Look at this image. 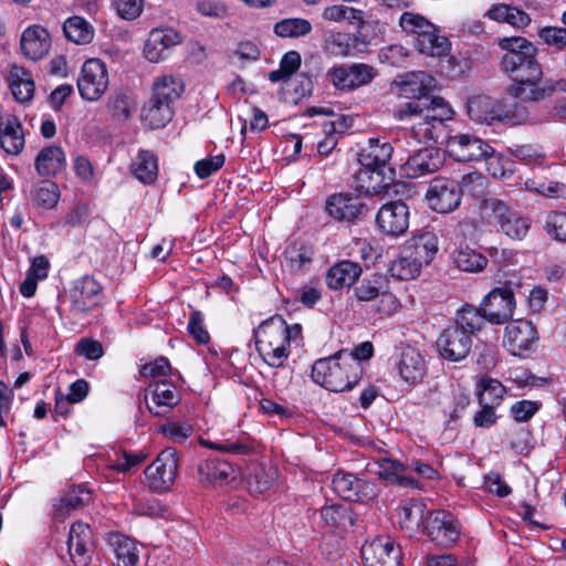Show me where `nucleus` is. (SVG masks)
Returning <instances> with one entry per match:
<instances>
[{
	"label": "nucleus",
	"mask_w": 566,
	"mask_h": 566,
	"mask_svg": "<svg viewBox=\"0 0 566 566\" xmlns=\"http://www.w3.org/2000/svg\"><path fill=\"white\" fill-rule=\"evenodd\" d=\"M499 114L501 117L497 122H506L511 125H521L528 120L527 107L516 101L510 104L501 102Z\"/></svg>",
	"instance_id": "4d7b16f0"
},
{
	"label": "nucleus",
	"mask_w": 566,
	"mask_h": 566,
	"mask_svg": "<svg viewBox=\"0 0 566 566\" xmlns=\"http://www.w3.org/2000/svg\"><path fill=\"white\" fill-rule=\"evenodd\" d=\"M102 285L90 275H85L74 283L71 291L72 307L76 312H88L94 308L101 298Z\"/></svg>",
	"instance_id": "b1692460"
},
{
	"label": "nucleus",
	"mask_w": 566,
	"mask_h": 566,
	"mask_svg": "<svg viewBox=\"0 0 566 566\" xmlns=\"http://www.w3.org/2000/svg\"><path fill=\"white\" fill-rule=\"evenodd\" d=\"M107 107L115 119L125 122L130 117L132 101L129 96L122 92H115L108 99Z\"/></svg>",
	"instance_id": "bf43d9fd"
},
{
	"label": "nucleus",
	"mask_w": 566,
	"mask_h": 566,
	"mask_svg": "<svg viewBox=\"0 0 566 566\" xmlns=\"http://www.w3.org/2000/svg\"><path fill=\"white\" fill-rule=\"evenodd\" d=\"M109 84L106 64L99 59L84 62L77 78V90L81 97L88 102L98 101Z\"/></svg>",
	"instance_id": "9b49d317"
},
{
	"label": "nucleus",
	"mask_w": 566,
	"mask_h": 566,
	"mask_svg": "<svg viewBox=\"0 0 566 566\" xmlns=\"http://www.w3.org/2000/svg\"><path fill=\"white\" fill-rule=\"evenodd\" d=\"M325 209L335 220L348 222L364 219L369 211L367 205L359 197L352 193H334L329 196L326 200Z\"/></svg>",
	"instance_id": "aec40b11"
},
{
	"label": "nucleus",
	"mask_w": 566,
	"mask_h": 566,
	"mask_svg": "<svg viewBox=\"0 0 566 566\" xmlns=\"http://www.w3.org/2000/svg\"><path fill=\"white\" fill-rule=\"evenodd\" d=\"M184 88V83L179 77L163 75L154 83L151 96L172 106V104L180 98Z\"/></svg>",
	"instance_id": "4c0bfd02"
},
{
	"label": "nucleus",
	"mask_w": 566,
	"mask_h": 566,
	"mask_svg": "<svg viewBox=\"0 0 566 566\" xmlns=\"http://www.w3.org/2000/svg\"><path fill=\"white\" fill-rule=\"evenodd\" d=\"M453 262L457 268L464 272H480L486 264L488 259L480 252L470 247L460 248L453 254Z\"/></svg>",
	"instance_id": "de8ad7c7"
},
{
	"label": "nucleus",
	"mask_w": 566,
	"mask_h": 566,
	"mask_svg": "<svg viewBox=\"0 0 566 566\" xmlns=\"http://www.w3.org/2000/svg\"><path fill=\"white\" fill-rule=\"evenodd\" d=\"M34 165L40 176H54L64 169L66 165L65 154L59 146L44 147L36 155Z\"/></svg>",
	"instance_id": "72a5a7b5"
},
{
	"label": "nucleus",
	"mask_w": 566,
	"mask_h": 566,
	"mask_svg": "<svg viewBox=\"0 0 566 566\" xmlns=\"http://www.w3.org/2000/svg\"><path fill=\"white\" fill-rule=\"evenodd\" d=\"M501 102L493 99L486 95H475L467 102V113L469 117L478 123H492L499 120Z\"/></svg>",
	"instance_id": "c756f323"
},
{
	"label": "nucleus",
	"mask_w": 566,
	"mask_h": 566,
	"mask_svg": "<svg viewBox=\"0 0 566 566\" xmlns=\"http://www.w3.org/2000/svg\"><path fill=\"white\" fill-rule=\"evenodd\" d=\"M486 15L492 20L505 22L517 28H524L531 23V18L526 12L504 3L493 6Z\"/></svg>",
	"instance_id": "37998d69"
},
{
	"label": "nucleus",
	"mask_w": 566,
	"mask_h": 566,
	"mask_svg": "<svg viewBox=\"0 0 566 566\" xmlns=\"http://www.w3.org/2000/svg\"><path fill=\"white\" fill-rule=\"evenodd\" d=\"M23 54L32 61L42 59L51 48V36L41 25L27 28L20 41Z\"/></svg>",
	"instance_id": "bb28decb"
},
{
	"label": "nucleus",
	"mask_w": 566,
	"mask_h": 566,
	"mask_svg": "<svg viewBox=\"0 0 566 566\" xmlns=\"http://www.w3.org/2000/svg\"><path fill=\"white\" fill-rule=\"evenodd\" d=\"M0 147L9 155H19L24 147L23 127L14 115L0 122Z\"/></svg>",
	"instance_id": "7c9ffc66"
},
{
	"label": "nucleus",
	"mask_w": 566,
	"mask_h": 566,
	"mask_svg": "<svg viewBox=\"0 0 566 566\" xmlns=\"http://www.w3.org/2000/svg\"><path fill=\"white\" fill-rule=\"evenodd\" d=\"M446 161L444 151L438 147H423L410 155L402 166L408 178H419L438 171Z\"/></svg>",
	"instance_id": "412c9836"
},
{
	"label": "nucleus",
	"mask_w": 566,
	"mask_h": 566,
	"mask_svg": "<svg viewBox=\"0 0 566 566\" xmlns=\"http://www.w3.org/2000/svg\"><path fill=\"white\" fill-rule=\"evenodd\" d=\"M447 149L450 156L460 163L486 160L495 155L492 146L470 134L450 136L447 140Z\"/></svg>",
	"instance_id": "4468645a"
},
{
	"label": "nucleus",
	"mask_w": 566,
	"mask_h": 566,
	"mask_svg": "<svg viewBox=\"0 0 566 566\" xmlns=\"http://www.w3.org/2000/svg\"><path fill=\"white\" fill-rule=\"evenodd\" d=\"M327 75L337 90L350 92L369 84L377 70L365 63L342 64L328 71Z\"/></svg>",
	"instance_id": "2eb2a0df"
},
{
	"label": "nucleus",
	"mask_w": 566,
	"mask_h": 566,
	"mask_svg": "<svg viewBox=\"0 0 566 566\" xmlns=\"http://www.w3.org/2000/svg\"><path fill=\"white\" fill-rule=\"evenodd\" d=\"M193 429L188 422L168 421L159 427V432L177 442L188 439Z\"/></svg>",
	"instance_id": "680f3d73"
},
{
	"label": "nucleus",
	"mask_w": 566,
	"mask_h": 566,
	"mask_svg": "<svg viewBox=\"0 0 566 566\" xmlns=\"http://www.w3.org/2000/svg\"><path fill=\"white\" fill-rule=\"evenodd\" d=\"M63 32L67 40L76 44H88L94 38V28L84 18L73 15L63 23Z\"/></svg>",
	"instance_id": "a19ab883"
},
{
	"label": "nucleus",
	"mask_w": 566,
	"mask_h": 566,
	"mask_svg": "<svg viewBox=\"0 0 566 566\" xmlns=\"http://www.w3.org/2000/svg\"><path fill=\"white\" fill-rule=\"evenodd\" d=\"M354 179L355 184L353 186L356 190L368 196L378 195L394 182L395 170L360 165V168L354 175Z\"/></svg>",
	"instance_id": "5701e85b"
},
{
	"label": "nucleus",
	"mask_w": 566,
	"mask_h": 566,
	"mask_svg": "<svg viewBox=\"0 0 566 566\" xmlns=\"http://www.w3.org/2000/svg\"><path fill=\"white\" fill-rule=\"evenodd\" d=\"M34 200L43 208L52 209L59 200V191L55 182L42 180L35 190Z\"/></svg>",
	"instance_id": "052dcab7"
},
{
	"label": "nucleus",
	"mask_w": 566,
	"mask_h": 566,
	"mask_svg": "<svg viewBox=\"0 0 566 566\" xmlns=\"http://www.w3.org/2000/svg\"><path fill=\"white\" fill-rule=\"evenodd\" d=\"M313 254L314 251L312 247L296 242L291 244L285 251V256L290 268L295 272L303 271L308 264H311Z\"/></svg>",
	"instance_id": "864d4df0"
},
{
	"label": "nucleus",
	"mask_w": 566,
	"mask_h": 566,
	"mask_svg": "<svg viewBox=\"0 0 566 566\" xmlns=\"http://www.w3.org/2000/svg\"><path fill=\"white\" fill-rule=\"evenodd\" d=\"M321 516L328 526L343 531L352 528L357 518V515L353 512L350 506L343 504H333L323 507Z\"/></svg>",
	"instance_id": "58836bf2"
},
{
	"label": "nucleus",
	"mask_w": 566,
	"mask_h": 566,
	"mask_svg": "<svg viewBox=\"0 0 566 566\" xmlns=\"http://www.w3.org/2000/svg\"><path fill=\"white\" fill-rule=\"evenodd\" d=\"M311 31V22L302 18L283 19L274 24V33L281 38H301Z\"/></svg>",
	"instance_id": "8fccbe9b"
},
{
	"label": "nucleus",
	"mask_w": 566,
	"mask_h": 566,
	"mask_svg": "<svg viewBox=\"0 0 566 566\" xmlns=\"http://www.w3.org/2000/svg\"><path fill=\"white\" fill-rule=\"evenodd\" d=\"M482 329V318L475 306L467 304L455 313L453 323L437 339L440 356L449 361H461L471 353L473 336Z\"/></svg>",
	"instance_id": "f03ea898"
},
{
	"label": "nucleus",
	"mask_w": 566,
	"mask_h": 566,
	"mask_svg": "<svg viewBox=\"0 0 566 566\" xmlns=\"http://www.w3.org/2000/svg\"><path fill=\"white\" fill-rule=\"evenodd\" d=\"M375 465L377 467L376 473L387 484H397L399 486L411 489L419 488L417 480L403 474L407 467L400 461L389 458H380L375 461Z\"/></svg>",
	"instance_id": "cd10ccee"
},
{
	"label": "nucleus",
	"mask_w": 566,
	"mask_h": 566,
	"mask_svg": "<svg viewBox=\"0 0 566 566\" xmlns=\"http://www.w3.org/2000/svg\"><path fill=\"white\" fill-rule=\"evenodd\" d=\"M153 401L155 407L147 406L148 410L155 416H164L180 402V396L176 387L170 382L163 380L153 385Z\"/></svg>",
	"instance_id": "473e14b6"
},
{
	"label": "nucleus",
	"mask_w": 566,
	"mask_h": 566,
	"mask_svg": "<svg viewBox=\"0 0 566 566\" xmlns=\"http://www.w3.org/2000/svg\"><path fill=\"white\" fill-rule=\"evenodd\" d=\"M544 230L553 240L566 243V212L548 211L545 217Z\"/></svg>",
	"instance_id": "5fc2aeb1"
},
{
	"label": "nucleus",
	"mask_w": 566,
	"mask_h": 566,
	"mask_svg": "<svg viewBox=\"0 0 566 566\" xmlns=\"http://www.w3.org/2000/svg\"><path fill=\"white\" fill-rule=\"evenodd\" d=\"M361 557L365 566H399L400 547L388 538L377 537L361 547Z\"/></svg>",
	"instance_id": "4be33fe9"
},
{
	"label": "nucleus",
	"mask_w": 566,
	"mask_h": 566,
	"mask_svg": "<svg viewBox=\"0 0 566 566\" xmlns=\"http://www.w3.org/2000/svg\"><path fill=\"white\" fill-rule=\"evenodd\" d=\"M398 371L408 384L415 385L422 380L426 374V364L418 349L411 346L402 349Z\"/></svg>",
	"instance_id": "c85d7f7f"
},
{
	"label": "nucleus",
	"mask_w": 566,
	"mask_h": 566,
	"mask_svg": "<svg viewBox=\"0 0 566 566\" xmlns=\"http://www.w3.org/2000/svg\"><path fill=\"white\" fill-rule=\"evenodd\" d=\"M486 184V178L481 174H470L463 177V185L469 193L479 199L478 210L481 220L499 229L513 207L493 195L484 193Z\"/></svg>",
	"instance_id": "423d86ee"
},
{
	"label": "nucleus",
	"mask_w": 566,
	"mask_h": 566,
	"mask_svg": "<svg viewBox=\"0 0 566 566\" xmlns=\"http://www.w3.org/2000/svg\"><path fill=\"white\" fill-rule=\"evenodd\" d=\"M410 211L402 200L390 201L380 207L376 216L379 230L390 237H399L409 228Z\"/></svg>",
	"instance_id": "a211bd4d"
},
{
	"label": "nucleus",
	"mask_w": 566,
	"mask_h": 566,
	"mask_svg": "<svg viewBox=\"0 0 566 566\" xmlns=\"http://www.w3.org/2000/svg\"><path fill=\"white\" fill-rule=\"evenodd\" d=\"M426 505L421 501H410L399 510V524L402 528L423 525Z\"/></svg>",
	"instance_id": "603ef678"
},
{
	"label": "nucleus",
	"mask_w": 566,
	"mask_h": 566,
	"mask_svg": "<svg viewBox=\"0 0 566 566\" xmlns=\"http://www.w3.org/2000/svg\"><path fill=\"white\" fill-rule=\"evenodd\" d=\"M322 49L327 55L345 57L353 54L355 44L348 33L329 32L323 38Z\"/></svg>",
	"instance_id": "79ce46f5"
},
{
	"label": "nucleus",
	"mask_w": 566,
	"mask_h": 566,
	"mask_svg": "<svg viewBox=\"0 0 566 566\" xmlns=\"http://www.w3.org/2000/svg\"><path fill=\"white\" fill-rule=\"evenodd\" d=\"M423 263L410 251L405 248L401 255L392 263V274L400 280H410L420 273Z\"/></svg>",
	"instance_id": "09e8293b"
},
{
	"label": "nucleus",
	"mask_w": 566,
	"mask_h": 566,
	"mask_svg": "<svg viewBox=\"0 0 566 566\" xmlns=\"http://www.w3.org/2000/svg\"><path fill=\"white\" fill-rule=\"evenodd\" d=\"M394 148L389 143H380L378 139L370 140L367 149H364L358 155V161L364 167L384 168L385 170L391 169L388 161L392 156Z\"/></svg>",
	"instance_id": "c9c22d12"
},
{
	"label": "nucleus",
	"mask_w": 566,
	"mask_h": 566,
	"mask_svg": "<svg viewBox=\"0 0 566 566\" xmlns=\"http://www.w3.org/2000/svg\"><path fill=\"white\" fill-rule=\"evenodd\" d=\"M181 42L180 34L174 29H154L144 46V54L150 62H159L168 56V50Z\"/></svg>",
	"instance_id": "393cba45"
},
{
	"label": "nucleus",
	"mask_w": 566,
	"mask_h": 566,
	"mask_svg": "<svg viewBox=\"0 0 566 566\" xmlns=\"http://www.w3.org/2000/svg\"><path fill=\"white\" fill-rule=\"evenodd\" d=\"M88 500L90 492H85L82 488H74L63 495L56 512L60 516L69 515L71 511L80 509Z\"/></svg>",
	"instance_id": "6e6d98bb"
},
{
	"label": "nucleus",
	"mask_w": 566,
	"mask_h": 566,
	"mask_svg": "<svg viewBox=\"0 0 566 566\" xmlns=\"http://www.w3.org/2000/svg\"><path fill=\"white\" fill-rule=\"evenodd\" d=\"M361 375L363 366L350 356L348 349L321 358L312 367L313 380L335 392L350 390L359 382Z\"/></svg>",
	"instance_id": "7ed1b4c3"
},
{
	"label": "nucleus",
	"mask_w": 566,
	"mask_h": 566,
	"mask_svg": "<svg viewBox=\"0 0 566 566\" xmlns=\"http://www.w3.org/2000/svg\"><path fill=\"white\" fill-rule=\"evenodd\" d=\"M74 352L88 360H97L104 355L102 343L93 338H81L76 343Z\"/></svg>",
	"instance_id": "0e129e2a"
},
{
	"label": "nucleus",
	"mask_w": 566,
	"mask_h": 566,
	"mask_svg": "<svg viewBox=\"0 0 566 566\" xmlns=\"http://www.w3.org/2000/svg\"><path fill=\"white\" fill-rule=\"evenodd\" d=\"M538 36L548 45L557 49L566 48V29L557 27H545L538 31Z\"/></svg>",
	"instance_id": "774afa93"
},
{
	"label": "nucleus",
	"mask_w": 566,
	"mask_h": 566,
	"mask_svg": "<svg viewBox=\"0 0 566 566\" xmlns=\"http://www.w3.org/2000/svg\"><path fill=\"white\" fill-rule=\"evenodd\" d=\"M333 490L349 502H368L376 499L379 490L374 482L358 479L352 473L338 472L332 480Z\"/></svg>",
	"instance_id": "f3484780"
},
{
	"label": "nucleus",
	"mask_w": 566,
	"mask_h": 566,
	"mask_svg": "<svg viewBox=\"0 0 566 566\" xmlns=\"http://www.w3.org/2000/svg\"><path fill=\"white\" fill-rule=\"evenodd\" d=\"M135 177L144 184H151L157 179V157L149 150H140L132 164Z\"/></svg>",
	"instance_id": "c03bdc74"
},
{
	"label": "nucleus",
	"mask_w": 566,
	"mask_h": 566,
	"mask_svg": "<svg viewBox=\"0 0 566 566\" xmlns=\"http://www.w3.org/2000/svg\"><path fill=\"white\" fill-rule=\"evenodd\" d=\"M530 229L531 220L513 208L497 231L512 240H523L527 235Z\"/></svg>",
	"instance_id": "49530a36"
},
{
	"label": "nucleus",
	"mask_w": 566,
	"mask_h": 566,
	"mask_svg": "<svg viewBox=\"0 0 566 566\" xmlns=\"http://www.w3.org/2000/svg\"><path fill=\"white\" fill-rule=\"evenodd\" d=\"M234 473L233 465L227 460L211 458L198 465L200 480L209 482H226Z\"/></svg>",
	"instance_id": "ea45409f"
},
{
	"label": "nucleus",
	"mask_w": 566,
	"mask_h": 566,
	"mask_svg": "<svg viewBox=\"0 0 566 566\" xmlns=\"http://www.w3.org/2000/svg\"><path fill=\"white\" fill-rule=\"evenodd\" d=\"M108 543L115 553L116 566H138V548L132 538L120 533H111Z\"/></svg>",
	"instance_id": "f704fd0d"
},
{
	"label": "nucleus",
	"mask_w": 566,
	"mask_h": 566,
	"mask_svg": "<svg viewBox=\"0 0 566 566\" xmlns=\"http://www.w3.org/2000/svg\"><path fill=\"white\" fill-rule=\"evenodd\" d=\"M178 470L177 452L172 448L163 450L156 460L146 468L145 476L155 491H167L172 485Z\"/></svg>",
	"instance_id": "dca6fc26"
},
{
	"label": "nucleus",
	"mask_w": 566,
	"mask_h": 566,
	"mask_svg": "<svg viewBox=\"0 0 566 566\" xmlns=\"http://www.w3.org/2000/svg\"><path fill=\"white\" fill-rule=\"evenodd\" d=\"M388 282L380 274H373L363 279L354 287V296L360 302H374L375 311L382 315H390L398 308L397 297L389 292Z\"/></svg>",
	"instance_id": "0eeeda50"
},
{
	"label": "nucleus",
	"mask_w": 566,
	"mask_h": 566,
	"mask_svg": "<svg viewBox=\"0 0 566 566\" xmlns=\"http://www.w3.org/2000/svg\"><path fill=\"white\" fill-rule=\"evenodd\" d=\"M66 545L71 562L75 566H86L92 559L94 549L93 531L90 525L81 521L73 523Z\"/></svg>",
	"instance_id": "6ab92c4d"
},
{
	"label": "nucleus",
	"mask_w": 566,
	"mask_h": 566,
	"mask_svg": "<svg viewBox=\"0 0 566 566\" xmlns=\"http://www.w3.org/2000/svg\"><path fill=\"white\" fill-rule=\"evenodd\" d=\"M20 73L22 75H27V71L22 67H14L11 72L12 82L10 84L11 92L14 96V98L20 103L29 102L34 93V82L32 78L27 77L23 78L20 76Z\"/></svg>",
	"instance_id": "3c124183"
},
{
	"label": "nucleus",
	"mask_w": 566,
	"mask_h": 566,
	"mask_svg": "<svg viewBox=\"0 0 566 566\" xmlns=\"http://www.w3.org/2000/svg\"><path fill=\"white\" fill-rule=\"evenodd\" d=\"M407 248L420 262L428 265L438 252V238L433 232L427 231L415 237Z\"/></svg>",
	"instance_id": "a18cd8bd"
},
{
	"label": "nucleus",
	"mask_w": 566,
	"mask_h": 566,
	"mask_svg": "<svg viewBox=\"0 0 566 566\" xmlns=\"http://www.w3.org/2000/svg\"><path fill=\"white\" fill-rule=\"evenodd\" d=\"M187 329L192 338L198 344H208L210 340V335L208 331L203 326V317L201 312L192 311L189 317Z\"/></svg>",
	"instance_id": "69168bd1"
},
{
	"label": "nucleus",
	"mask_w": 566,
	"mask_h": 566,
	"mask_svg": "<svg viewBox=\"0 0 566 566\" xmlns=\"http://www.w3.org/2000/svg\"><path fill=\"white\" fill-rule=\"evenodd\" d=\"M274 481V473H270L265 467L258 464L253 468L251 476L248 479L250 493L262 494L269 490Z\"/></svg>",
	"instance_id": "13d9d810"
},
{
	"label": "nucleus",
	"mask_w": 566,
	"mask_h": 566,
	"mask_svg": "<svg viewBox=\"0 0 566 566\" xmlns=\"http://www.w3.org/2000/svg\"><path fill=\"white\" fill-rule=\"evenodd\" d=\"M514 308V293L510 286L503 285L490 291L475 311L482 318L483 327L485 321L496 325L507 322L512 318Z\"/></svg>",
	"instance_id": "6e6552de"
},
{
	"label": "nucleus",
	"mask_w": 566,
	"mask_h": 566,
	"mask_svg": "<svg viewBox=\"0 0 566 566\" xmlns=\"http://www.w3.org/2000/svg\"><path fill=\"white\" fill-rule=\"evenodd\" d=\"M424 109L420 116L421 120L413 125L412 132L416 136L432 139L436 143L441 138L444 122L452 118V109L442 97L432 96L424 105Z\"/></svg>",
	"instance_id": "1a4fd4ad"
},
{
	"label": "nucleus",
	"mask_w": 566,
	"mask_h": 566,
	"mask_svg": "<svg viewBox=\"0 0 566 566\" xmlns=\"http://www.w3.org/2000/svg\"><path fill=\"white\" fill-rule=\"evenodd\" d=\"M399 27L413 36V46L421 54L441 55L450 50L449 39L440 35L436 24L420 13L403 11L399 18Z\"/></svg>",
	"instance_id": "39448f33"
},
{
	"label": "nucleus",
	"mask_w": 566,
	"mask_h": 566,
	"mask_svg": "<svg viewBox=\"0 0 566 566\" xmlns=\"http://www.w3.org/2000/svg\"><path fill=\"white\" fill-rule=\"evenodd\" d=\"M504 51L500 67L514 82L507 93L522 102H541L555 92H566V80L543 78V69L537 61L536 46L525 38L497 39Z\"/></svg>",
	"instance_id": "f257e3e1"
},
{
	"label": "nucleus",
	"mask_w": 566,
	"mask_h": 566,
	"mask_svg": "<svg viewBox=\"0 0 566 566\" xmlns=\"http://www.w3.org/2000/svg\"><path fill=\"white\" fill-rule=\"evenodd\" d=\"M174 116V108L166 102H160L155 97H150L147 105L143 108L142 117L144 122L151 128L165 127Z\"/></svg>",
	"instance_id": "e433bc0d"
},
{
	"label": "nucleus",
	"mask_w": 566,
	"mask_h": 566,
	"mask_svg": "<svg viewBox=\"0 0 566 566\" xmlns=\"http://www.w3.org/2000/svg\"><path fill=\"white\" fill-rule=\"evenodd\" d=\"M538 339V332L532 322L515 319L505 327L503 345L512 355L526 357L535 352Z\"/></svg>",
	"instance_id": "f8f14e48"
},
{
	"label": "nucleus",
	"mask_w": 566,
	"mask_h": 566,
	"mask_svg": "<svg viewBox=\"0 0 566 566\" xmlns=\"http://www.w3.org/2000/svg\"><path fill=\"white\" fill-rule=\"evenodd\" d=\"M463 195L459 181L450 178H434L426 192L429 207L439 213H449L459 208Z\"/></svg>",
	"instance_id": "9d476101"
},
{
	"label": "nucleus",
	"mask_w": 566,
	"mask_h": 566,
	"mask_svg": "<svg viewBox=\"0 0 566 566\" xmlns=\"http://www.w3.org/2000/svg\"><path fill=\"white\" fill-rule=\"evenodd\" d=\"M286 333V322L280 315L262 322L254 331L255 345L258 350L276 347L280 345H289Z\"/></svg>",
	"instance_id": "a878e982"
},
{
	"label": "nucleus",
	"mask_w": 566,
	"mask_h": 566,
	"mask_svg": "<svg viewBox=\"0 0 566 566\" xmlns=\"http://www.w3.org/2000/svg\"><path fill=\"white\" fill-rule=\"evenodd\" d=\"M392 84L399 88L401 96L410 99L395 109V117L399 120L421 114L426 108L424 105L433 96L431 92L437 86L436 78L422 71L400 74Z\"/></svg>",
	"instance_id": "20e7f679"
},
{
	"label": "nucleus",
	"mask_w": 566,
	"mask_h": 566,
	"mask_svg": "<svg viewBox=\"0 0 566 566\" xmlns=\"http://www.w3.org/2000/svg\"><path fill=\"white\" fill-rule=\"evenodd\" d=\"M201 444L213 450L238 455L249 454L252 451L251 446L242 441L226 440L220 442H212L208 440H201Z\"/></svg>",
	"instance_id": "e2e57ef3"
},
{
	"label": "nucleus",
	"mask_w": 566,
	"mask_h": 566,
	"mask_svg": "<svg viewBox=\"0 0 566 566\" xmlns=\"http://www.w3.org/2000/svg\"><path fill=\"white\" fill-rule=\"evenodd\" d=\"M423 533L437 545L449 547L459 539V522L450 512L436 510L426 516Z\"/></svg>",
	"instance_id": "ddd939ff"
},
{
	"label": "nucleus",
	"mask_w": 566,
	"mask_h": 566,
	"mask_svg": "<svg viewBox=\"0 0 566 566\" xmlns=\"http://www.w3.org/2000/svg\"><path fill=\"white\" fill-rule=\"evenodd\" d=\"M363 270L358 263L342 261L333 265L326 274V284L333 290L352 286L360 276Z\"/></svg>",
	"instance_id": "2f4dec72"
},
{
	"label": "nucleus",
	"mask_w": 566,
	"mask_h": 566,
	"mask_svg": "<svg viewBox=\"0 0 566 566\" xmlns=\"http://www.w3.org/2000/svg\"><path fill=\"white\" fill-rule=\"evenodd\" d=\"M115 7L118 15L124 20L137 19L144 9V0H116Z\"/></svg>",
	"instance_id": "338daca9"
}]
</instances>
